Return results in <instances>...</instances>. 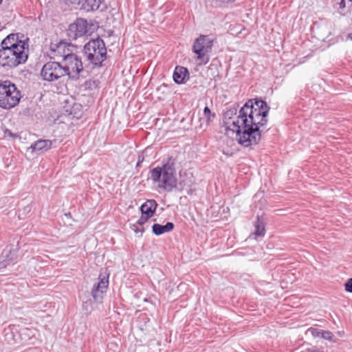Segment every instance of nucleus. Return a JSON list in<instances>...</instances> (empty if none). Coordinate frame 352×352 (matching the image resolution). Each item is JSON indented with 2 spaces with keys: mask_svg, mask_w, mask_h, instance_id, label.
<instances>
[{
  "mask_svg": "<svg viewBox=\"0 0 352 352\" xmlns=\"http://www.w3.org/2000/svg\"><path fill=\"white\" fill-rule=\"evenodd\" d=\"M270 107L267 102L258 100H249L239 110L237 114L235 106L227 108L223 112L224 124L226 129L236 133L238 143L245 147L256 145L261 139V128L267 122Z\"/></svg>",
  "mask_w": 352,
  "mask_h": 352,
  "instance_id": "f257e3e1",
  "label": "nucleus"
},
{
  "mask_svg": "<svg viewBox=\"0 0 352 352\" xmlns=\"http://www.w3.org/2000/svg\"><path fill=\"white\" fill-rule=\"evenodd\" d=\"M175 160L170 157L162 167L157 166L150 170L151 179L157 183L160 188L170 192L177 186Z\"/></svg>",
  "mask_w": 352,
  "mask_h": 352,
  "instance_id": "f03ea898",
  "label": "nucleus"
},
{
  "mask_svg": "<svg viewBox=\"0 0 352 352\" xmlns=\"http://www.w3.org/2000/svg\"><path fill=\"white\" fill-rule=\"evenodd\" d=\"M29 45L23 43L15 47H3L0 49V65L3 67L14 68L23 64L28 58Z\"/></svg>",
  "mask_w": 352,
  "mask_h": 352,
  "instance_id": "7ed1b4c3",
  "label": "nucleus"
},
{
  "mask_svg": "<svg viewBox=\"0 0 352 352\" xmlns=\"http://www.w3.org/2000/svg\"><path fill=\"white\" fill-rule=\"evenodd\" d=\"M83 54L94 67H100L107 58V48L104 41L100 38L91 39L83 48Z\"/></svg>",
  "mask_w": 352,
  "mask_h": 352,
  "instance_id": "20e7f679",
  "label": "nucleus"
},
{
  "mask_svg": "<svg viewBox=\"0 0 352 352\" xmlns=\"http://www.w3.org/2000/svg\"><path fill=\"white\" fill-rule=\"evenodd\" d=\"M21 98V91L10 80L0 82V107L10 109L16 106Z\"/></svg>",
  "mask_w": 352,
  "mask_h": 352,
  "instance_id": "39448f33",
  "label": "nucleus"
},
{
  "mask_svg": "<svg viewBox=\"0 0 352 352\" xmlns=\"http://www.w3.org/2000/svg\"><path fill=\"white\" fill-rule=\"evenodd\" d=\"M214 39L208 35H201L197 38L192 45V52L197 55V60L206 64L210 60L208 54L211 52Z\"/></svg>",
  "mask_w": 352,
  "mask_h": 352,
  "instance_id": "423d86ee",
  "label": "nucleus"
},
{
  "mask_svg": "<svg viewBox=\"0 0 352 352\" xmlns=\"http://www.w3.org/2000/svg\"><path fill=\"white\" fill-rule=\"evenodd\" d=\"M65 70V76H67L72 80H78L80 73L83 72V65L81 58L72 52L62 63Z\"/></svg>",
  "mask_w": 352,
  "mask_h": 352,
  "instance_id": "0eeeda50",
  "label": "nucleus"
},
{
  "mask_svg": "<svg viewBox=\"0 0 352 352\" xmlns=\"http://www.w3.org/2000/svg\"><path fill=\"white\" fill-rule=\"evenodd\" d=\"M41 76L44 80L54 82L65 76L62 64L58 61H50L42 67Z\"/></svg>",
  "mask_w": 352,
  "mask_h": 352,
  "instance_id": "6e6552de",
  "label": "nucleus"
},
{
  "mask_svg": "<svg viewBox=\"0 0 352 352\" xmlns=\"http://www.w3.org/2000/svg\"><path fill=\"white\" fill-rule=\"evenodd\" d=\"M74 48V45L63 40L51 43L49 55L51 58L57 60L60 58L63 61L73 52Z\"/></svg>",
  "mask_w": 352,
  "mask_h": 352,
  "instance_id": "1a4fd4ad",
  "label": "nucleus"
},
{
  "mask_svg": "<svg viewBox=\"0 0 352 352\" xmlns=\"http://www.w3.org/2000/svg\"><path fill=\"white\" fill-rule=\"evenodd\" d=\"M88 23L87 20L78 18L71 23L67 30V36L69 41H75L87 35Z\"/></svg>",
  "mask_w": 352,
  "mask_h": 352,
  "instance_id": "9d476101",
  "label": "nucleus"
},
{
  "mask_svg": "<svg viewBox=\"0 0 352 352\" xmlns=\"http://www.w3.org/2000/svg\"><path fill=\"white\" fill-rule=\"evenodd\" d=\"M98 278V283L94 285L91 290V296L96 302L102 299V294L106 292L109 285V275L100 274Z\"/></svg>",
  "mask_w": 352,
  "mask_h": 352,
  "instance_id": "9b49d317",
  "label": "nucleus"
},
{
  "mask_svg": "<svg viewBox=\"0 0 352 352\" xmlns=\"http://www.w3.org/2000/svg\"><path fill=\"white\" fill-rule=\"evenodd\" d=\"M23 43H28L27 41L19 38L18 34H10L7 36L1 43V47H15L21 45Z\"/></svg>",
  "mask_w": 352,
  "mask_h": 352,
  "instance_id": "f8f14e48",
  "label": "nucleus"
},
{
  "mask_svg": "<svg viewBox=\"0 0 352 352\" xmlns=\"http://www.w3.org/2000/svg\"><path fill=\"white\" fill-rule=\"evenodd\" d=\"M103 0H80V10L85 12H94L99 9Z\"/></svg>",
  "mask_w": 352,
  "mask_h": 352,
  "instance_id": "ddd939ff",
  "label": "nucleus"
},
{
  "mask_svg": "<svg viewBox=\"0 0 352 352\" xmlns=\"http://www.w3.org/2000/svg\"><path fill=\"white\" fill-rule=\"evenodd\" d=\"M55 140H39L33 143L30 148L33 151L45 152L52 147Z\"/></svg>",
  "mask_w": 352,
  "mask_h": 352,
  "instance_id": "4468645a",
  "label": "nucleus"
},
{
  "mask_svg": "<svg viewBox=\"0 0 352 352\" xmlns=\"http://www.w3.org/2000/svg\"><path fill=\"white\" fill-rule=\"evenodd\" d=\"M189 73L186 67L177 66L173 72V80L177 84L185 82V80L188 76Z\"/></svg>",
  "mask_w": 352,
  "mask_h": 352,
  "instance_id": "2eb2a0df",
  "label": "nucleus"
},
{
  "mask_svg": "<svg viewBox=\"0 0 352 352\" xmlns=\"http://www.w3.org/2000/svg\"><path fill=\"white\" fill-rule=\"evenodd\" d=\"M157 204L154 199H148L142 204L140 210L142 214H146L152 217L157 208Z\"/></svg>",
  "mask_w": 352,
  "mask_h": 352,
  "instance_id": "dca6fc26",
  "label": "nucleus"
},
{
  "mask_svg": "<svg viewBox=\"0 0 352 352\" xmlns=\"http://www.w3.org/2000/svg\"><path fill=\"white\" fill-rule=\"evenodd\" d=\"M174 226V223L172 222H167L165 225L154 223L152 226V231L154 234L159 236L172 231Z\"/></svg>",
  "mask_w": 352,
  "mask_h": 352,
  "instance_id": "f3484780",
  "label": "nucleus"
},
{
  "mask_svg": "<svg viewBox=\"0 0 352 352\" xmlns=\"http://www.w3.org/2000/svg\"><path fill=\"white\" fill-rule=\"evenodd\" d=\"M255 231L254 234L255 237L264 236L265 234V222L258 216L257 217L256 221L254 223Z\"/></svg>",
  "mask_w": 352,
  "mask_h": 352,
  "instance_id": "a211bd4d",
  "label": "nucleus"
},
{
  "mask_svg": "<svg viewBox=\"0 0 352 352\" xmlns=\"http://www.w3.org/2000/svg\"><path fill=\"white\" fill-rule=\"evenodd\" d=\"M14 254L12 253V249L10 248H5L1 255L2 261L5 263L4 265L6 266L12 263L14 260Z\"/></svg>",
  "mask_w": 352,
  "mask_h": 352,
  "instance_id": "6ab92c4d",
  "label": "nucleus"
},
{
  "mask_svg": "<svg viewBox=\"0 0 352 352\" xmlns=\"http://www.w3.org/2000/svg\"><path fill=\"white\" fill-rule=\"evenodd\" d=\"M204 116L206 119L207 126H208L216 117V114L214 113H212L208 106L205 107L204 109Z\"/></svg>",
  "mask_w": 352,
  "mask_h": 352,
  "instance_id": "aec40b11",
  "label": "nucleus"
},
{
  "mask_svg": "<svg viewBox=\"0 0 352 352\" xmlns=\"http://www.w3.org/2000/svg\"><path fill=\"white\" fill-rule=\"evenodd\" d=\"M62 3L68 7L69 10L79 9L80 0H61Z\"/></svg>",
  "mask_w": 352,
  "mask_h": 352,
  "instance_id": "412c9836",
  "label": "nucleus"
},
{
  "mask_svg": "<svg viewBox=\"0 0 352 352\" xmlns=\"http://www.w3.org/2000/svg\"><path fill=\"white\" fill-rule=\"evenodd\" d=\"M320 337L324 340L331 341L333 340V335L329 331H322Z\"/></svg>",
  "mask_w": 352,
  "mask_h": 352,
  "instance_id": "4be33fe9",
  "label": "nucleus"
},
{
  "mask_svg": "<svg viewBox=\"0 0 352 352\" xmlns=\"http://www.w3.org/2000/svg\"><path fill=\"white\" fill-rule=\"evenodd\" d=\"M151 218L146 214H142V216L137 221L136 223L139 226H143Z\"/></svg>",
  "mask_w": 352,
  "mask_h": 352,
  "instance_id": "5701e85b",
  "label": "nucleus"
},
{
  "mask_svg": "<svg viewBox=\"0 0 352 352\" xmlns=\"http://www.w3.org/2000/svg\"><path fill=\"white\" fill-rule=\"evenodd\" d=\"M308 331L315 338L321 336L322 331L318 329L310 327Z\"/></svg>",
  "mask_w": 352,
  "mask_h": 352,
  "instance_id": "b1692460",
  "label": "nucleus"
},
{
  "mask_svg": "<svg viewBox=\"0 0 352 352\" xmlns=\"http://www.w3.org/2000/svg\"><path fill=\"white\" fill-rule=\"evenodd\" d=\"M344 287L346 292L352 293V278L346 282Z\"/></svg>",
  "mask_w": 352,
  "mask_h": 352,
  "instance_id": "393cba45",
  "label": "nucleus"
},
{
  "mask_svg": "<svg viewBox=\"0 0 352 352\" xmlns=\"http://www.w3.org/2000/svg\"><path fill=\"white\" fill-rule=\"evenodd\" d=\"M143 161H144V156L142 155L139 154L138 155V160L136 164V168L140 166L141 164L143 162Z\"/></svg>",
  "mask_w": 352,
  "mask_h": 352,
  "instance_id": "a878e982",
  "label": "nucleus"
},
{
  "mask_svg": "<svg viewBox=\"0 0 352 352\" xmlns=\"http://www.w3.org/2000/svg\"><path fill=\"white\" fill-rule=\"evenodd\" d=\"M304 352H323V351L316 347H311V348L307 349Z\"/></svg>",
  "mask_w": 352,
  "mask_h": 352,
  "instance_id": "bb28decb",
  "label": "nucleus"
},
{
  "mask_svg": "<svg viewBox=\"0 0 352 352\" xmlns=\"http://www.w3.org/2000/svg\"><path fill=\"white\" fill-rule=\"evenodd\" d=\"M133 227H134V228H133V230H134V232H135V233L140 232V233H141V234H142V232H144V230H140L136 227V226H135V224L133 225Z\"/></svg>",
  "mask_w": 352,
  "mask_h": 352,
  "instance_id": "cd10ccee",
  "label": "nucleus"
},
{
  "mask_svg": "<svg viewBox=\"0 0 352 352\" xmlns=\"http://www.w3.org/2000/svg\"><path fill=\"white\" fill-rule=\"evenodd\" d=\"M340 5V7H344V5H345L344 0H342Z\"/></svg>",
  "mask_w": 352,
  "mask_h": 352,
  "instance_id": "c85d7f7f",
  "label": "nucleus"
},
{
  "mask_svg": "<svg viewBox=\"0 0 352 352\" xmlns=\"http://www.w3.org/2000/svg\"><path fill=\"white\" fill-rule=\"evenodd\" d=\"M348 38L352 40V32L348 34Z\"/></svg>",
  "mask_w": 352,
  "mask_h": 352,
  "instance_id": "c756f323",
  "label": "nucleus"
},
{
  "mask_svg": "<svg viewBox=\"0 0 352 352\" xmlns=\"http://www.w3.org/2000/svg\"><path fill=\"white\" fill-rule=\"evenodd\" d=\"M8 135H12V133L10 131L8 132Z\"/></svg>",
  "mask_w": 352,
  "mask_h": 352,
  "instance_id": "7c9ffc66",
  "label": "nucleus"
},
{
  "mask_svg": "<svg viewBox=\"0 0 352 352\" xmlns=\"http://www.w3.org/2000/svg\"><path fill=\"white\" fill-rule=\"evenodd\" d=\"M3 0H0V4L2 3Z\"/></svg>",
  "mask_w": 352,
  "mask_h": 352,
  "instance_id": "2f4dec72",
  "label": "nucleus"
},
{
  "mask_svg": "<svg viewBox=\"0 0 352 352\" xmlns=\"http://www.w3.org/2000/svg\"><path fill=\"white\" fill-rule=\"evenodd\" d=\"M349 1L352 2V0H349Z\"/></svg>",
  "mask_w": 352,
  "mask_h": 352,
  "instance_id": "473e14b6",
  "label": "nucleus"
}]
</instances>
